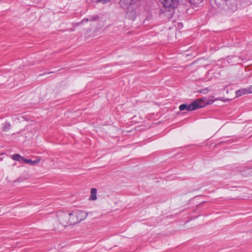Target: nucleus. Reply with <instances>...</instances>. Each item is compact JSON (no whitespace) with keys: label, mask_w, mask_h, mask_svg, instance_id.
<instances>
[{"label":"nucleus","mask_w":252,"mask_h":252,"mask_svg":"<svg viewBox=\"0 0 252 252\" xmlns=\"http://www.w3.org/2000/svg\"><path fill=\"white\" fill-rule=\"evenodd\" d=\"M140 0H120L121 7L127 10L126 16L130 20H134L136 16V12L133 8V5Z\"/></svg>","instance_id":"f257e3e1"},{"label":"nucleus","mask_w":252,"mask_h":252,"mask_svg":"<svg viewBox=\"0 0 252 252\" xmlns=\"http://www.w3.org/2000/svg\"><path fill=\"white\" fill-rule=\"evenodd\" d=\"M203 99H198L193 101L191 104H182L179 106V110L180 111L187 110L188 111H191L196 110L200 108L204 107L206 104H209V103H203Z\"/></svg>","instance_id":"f03ea898"},{"label":"nucleus","mask_w":252,"mask_h":252,"mask_svg":"<svg viewBox=\"0 0 252 252\" xmlns=\"http://www.w3.org/2000/svg\"><path fill=\"white\" fill-rule=\"evenodd\" d=\"M57 217L59 222L64 226L70 225V213L59 211L57 213Z\"/></svg>","instance_id":"7ed1b4c3"},{"label":"nucleus","mask_w":252,"mask_h":252,"mask_svg":"<svg viewBox=\"0 0 252 252\" xmlns=\"http://www.w3.org/2000/svg\"><path fill=\"white\" fill-rule=\"evenodd\" d=\"M163 6L168 11L171 12L172 14L174 12V9L178 4V0H160Z\"/></svg>","instance_id":"20e7f679"},{"label":"nucleus","mask_w":252,"mask_h":252,"mask_svg":"<svg viewBox=\"0 0 252 252\" xmlns=\"http://www.w3.org/2000/svg\"><path fill=\"white\" fill-rule=\"evenodd\" d=\"M232 11L237 10V0H222Z\"/></svg>","instance_id":"39448f33"},{"label":"nucleus","mask_w":252,"mask_h":252,"mask_svg":"<svg viewBox=\"0 0 252 252\" xmlns=\"http://www.w3.org/2000/svg\"><path fill=\"white\" fill-rule=\"evenodd\" d=\"M74 212L79 222L85 219L87 216V213L84 211L77 210L74 211Z\"/></svg>","instance_id":"423d86ee"},{"label":"nucleus","mask_w":252,"mask_h":252,"mask_svg":"<svg viewBox=\"0 0 252 252\" xmlns=\"http://www.w3.org/2000/svg\"><path fill=\"white\" fill-rule=\"evenodd\" d=\"M70 225L75 224L79 223V221L76 217V215L74 212L70 213Z\"/></svg>","instance_id":"0eeeda50"},{"label":"nucleus","mask_w":252,"mask_h":252,"mask_svg":"<svg viewBox=\"0 0 252 252\" xmlns=\"http://www.w3.org/2000/svg\"><path fill=\"white\" fill-rule=\"evenodd\" d=\"M40 160H41L40 158L39 157H37L34 160H32V159H28L25 158L24 162L26 163L30 164L31 165H35V164L38 163Z\"/></svg>","instance_id":"6e6552de"},{"label":"nucleus","mask_w":252,"mask_h":252,"mask_svg":"<svg viewBox=\"0 0 252 252\" xmlns=\"http://www.w3.org/2000/svg\"><path fill=\"white\" fill-rule=\"evenodd\" d=\"M97 189L95 188H92L91 190V195L90 199L91 200H95L97 199L96 196Z\"/></svg>","instance_id":"1a4fd4ad"},{"label":"nucleus","mask_w":252,"mask_h":252,"mask_svg":"<svg viewBox=\"0 0 252 252\" xmlns=\"http://www.w3.org/2000/svg\"><path fill=\"white\" fill-rule=\"evenodd\" d=\"M12 159L16 161L23 160L24 161L25 158L21 157L20 155L16 154L12 156Z\"/></svg>","instance_id":"9d476101"},{"label":"nucleus","mask_w":252,"mask_h":252,"mask_svg":"<svg viewBox=\"0 0 252 252\" xmlns=\"http://www.w3.org/2000/svg\"><path fill=\"white\" fill-rule=\"evenodd\" d=\"M11 125L9 123L6 122L3 124L2 131L3 132H7L10 128Z\"/></svg>","instance_id":"9b49d317"},{"label":"nucleus","mask_w":252,"mask_h":252,"mask_svg":"<svg viewBox=\"0 0 252 252\" xmlns=\"http://www.w3.org/2000/svg\"><path fill=\"white\" fill-rule=\"evenodd\" d=\"M247 90L246 89L239 90L237 91V92H236V95L237 96H241V95H243L244 94H247Z\"/></svg>","instance_id":"f8f14e48"},{"label":"nucleus","mask_w":252,"mask_h":252,"mask_svg":"<svg viewBox=\"0 0 252 252\" xmlns=\"http://www.w3.org/2000/svg\"><path fill=\"white\" fill-rule=\"evenodd\" d=\"M98 19V17L97 16H90L89 18H85L83 19V21H94V20H96Z\"/></svg>","instance_id":"ddd939ff"},{"label":"nucleus","mask_w":252,"mask_h":252,"mask_svg":"<svg viewBox=\"0 0 252 252\" xmlns=\"http://www.w3.org/2000/svg\"><path fill=\"white\" fill-rule=\"evenodd\" d=\"M209 91V90L207 88L202 89L198 91V92L200 93H202L203 94H206Z\"/></svg>","instance_id":"4468645a"},{"label":"nucleus","mask_w":252,"mask_h":252,"mask_svg":"<svg viewBox=\"0 0 252 252\" xmlns=\"http://www.w3.org/2000/svg\"><path fill=\"white\" fill-rule=\"evenodd\" d=\"M246 89L247 90V93H252V86H251L250 87Z\"/></svg>","instance_id":"2eb2a0df"},{"label":"nucleus","mask_w":252,"mask_h":252,"mask_svg":"<svg viewBox=\"0 0 252 252\" xmlns=\"http://www.w3.org/2000/svg\"><path fill=\"white\" fill-rule=\"evenodd\" d=\"M25 130H21L20 131L18 132V134H22V135L26 134V133L25 132Z\"/></svg>","instance_id":"dca6fc26"},{"label":"nucleus","mask_w":252,"mask_h":252,"mask_svg":"<svg viewBox=\"0 0 252 252\" xmlns=\"http://www.w3.org/2000/svg\"><path fill=\"white\" fill-rule=\"evenodd\" d=\"M28 136L26 135V136H25V137H31V136H32V133H31V132H28Z\"/></svg>","instance_id":"f3484780"}]
</instances>
